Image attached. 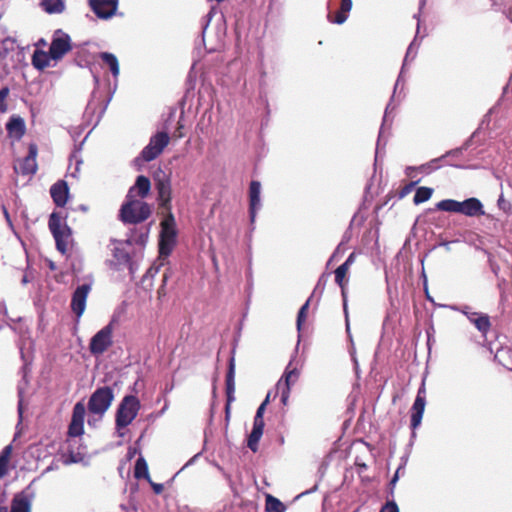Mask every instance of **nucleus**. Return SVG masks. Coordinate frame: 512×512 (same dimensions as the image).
Here are the masks:
<instances>
[{
    "instance_id": "a211bd4d",
    "label": "nucleus",
    "mask_w": 512,
    "mask_h": 512,
    "mask_svg": "<svg viewBox=\"0 0 512 512\" xmlns=\"http://www.w3.org/2000/svg\"><path fill=\"white\" fill-rule=\"evenodd\" d=\"M459 213L468 217L482 216L485 214L481 201L474 197L460 202Z\"/></svg>"
},
{
    "instance_id": "338daca9",
    "label": "nucleus",
    "mask_w": 512,
    "mask_h": 512,
    "mask_svg": "<svg viewBox=\"0 0 512 512\" xmlns=\"http://www.w3.org/2000/svg\"><path fill=\"white\" fill-rule=\"evenodd\" d=\"M161 283H162V287H163L166 283V277L162 278Z\"/></svg>"
},
{
    "instance_id": "4d7b16f0",
    "label": "nucleus",
    "mask_w": 512,
    "mask_h": 512,
    "mask_svg": "<svg viewBox=\"0 0 512 512\" xmlns=\"http://www.w3.org/2000/svg\"><path fill=\"white\" fill-rule=\"evenodd\" d=\"M225 416H226V420H228L229 416H230V405H229V403H226V406H225Z\"/></svg>"
},
{
    "instance_id": "603ef678",
    "label": "nucleus",
    "mask_w": 512,
    "mask_h": 512,
    "mask_svg": "<svg viewBox=\"0 0 512 512\" xmlns=\"http://www.w3.org/2000/svg\"><path fill=\"white\" fill-rule=\"evenodd\" d=\"M169 141H170V137H169L168 133L162 131V151L169 144Z\"/></svg>"
},
{
    "instance_id": "6e6d98bb",
    "label": "nucleus",
    "mask_w": 512,
    "mask_h": 512,
    "mask_svg": "<svg viewBox=\"0 0 512 512\" xmlns=\"http://www.w3.org/2000/svg\"><path fill=\"white\" fill-rule=\"evenodd\" d=\"M153 489V491L156 493V494H160V483H155V482H152L151 480L148 481Z\"/></svg>"
},
{
    "instance_id": "6e6552de",
    "label": "nucleus",
    "mask_w": 512,
    "mask_h": 512,
    "mask_svg": "<svg viewBox=\"0 0 512 512\" xmlns=\"http://www.w3.org/2000/svg\"><path fill=\"white\" fill-rule=\"evenodd\" d=\"M72 50L71 38L68 34L57 30L51 41L49 52L52 60H61L65 54Z\"/></svg>"
},
{
    "instance_id": "1a4fd4ad",
    "label": "nucleus",
    "mask_w": 512,
    "mask_h": 512,
    "mask_svg": "<svg viewBox=\"0 0 512 512\" xmlns=\"http://www.w3.org/2000/svg\"><path fill=\"white\" fill-rule=\"evenodd\" d=\"M160 155V131H157L150 139V143L142 150L140 156L135 158L134 164L138 170L144 162L156 159Z\"/></svg>"
},
{
    "instance_id": "423d86ee",
    "label": "nucleus",
    "mask_w": 512,
    "mask_h": 512,
    "mask_svg": "<svg viewBox=\"0 0 512 512\" xmlns=\"http://www.w3.org/2000/svg\"><path fill=\"white\" fill-rule=\"evenodd\" d=\"M114 400L113 389L109 386L97 388L88 400V411L91 414L103 416Z\"/></svg>"
},
{
    "instance_id": "0eeeda50",
    "label": "nucleus",
    "mask_w": 512,
    "mask_h": 512,
    "mask_svg": "<svg viewBox=\"0 0 512 512\" xmlns=\"http://www.w3.org/2000/svg\"><path fill=\"white\" fill-rule=\"evenodd\" d=\"M112 334V323L99 330L90 340L89 350L91 354L95 356L103 354L113 343Z\"/></svg>"
},
{
    "instance_id": "bb28decb",
    "label": "nucleus",
    "mask_w": 512,
    "mask_h": 512,
    "mask_svg": "<svg viewBox=\"0 0 512 512\" xmlns=\"http://www.w3.org/2000/svg\"><path fill=\"white\" fill-rule=\"evenodd\" d=\"M40 5L49 14L61 13L65 8L63 0H41Z\"/></svg>"
},
{
    "instance_id": "aec40b11",
    "label": "nucleus",
    "mask_w": 512,
    "mask_h": 512,
    "mask_svg": "<svg viewBox=\"0 0 512 512\" xmlns=\"http://www.w3.org/2000/svg\"><path fill=\"white\" fill-rule=\"evenodd\" d=\"M6 130L10 137L20 140L26 132V126L23 118L13 115L6 123Z\"/></svg>"
},
{
    "instance_id": "5701e85b",
    "label": "nucleus",
    "mask_w": 512,
    "mask_h": 512,
    "mask_svg": "<svg viewBox=\"0 0 512 512\" xmlns=\"http://www.w3.org/2000/svg\"><path fill=\"white\" fill-rule=\"evenodd\" d=\"M235 392V358L232 355L229 359L228 371L226 375V395H227V403L231 405V403L235 400L234 397Z\"/></svg>"
},
{
    "instance_id": "f257e3e1",
    "label": "nucleus",
    "mask_w": 512,
    "mask_h": 512,
    "mask_svg": "<svg viewBox=\"0 0 512 512\" xmlns=\"http://www.w3.org/2000/svg\"><path fill=\"white\" fill-rule=\"evenodd\" d=\"M171 188L169 181L162 179V266L177 245L178 229L170 207Z\"/></svg>"
},
{
    "instance_id": "dca6fc26",
    "label": "nucleus",
    "mask_w": 512,
    "mask_h": 512,
    "mask_svg": "<svg viewBox=\"0 0 512 512\" xmlns=\"http://www.w3.org/2000/svg\"><path fill=\"white\" fill-rule=\"evenodd\" d=\"M50 194L53 202L58 207H64L69 196V187L64 180H58L50 188Z\"/></svg>"
},
{
    "instance_id": "5fc2aeb1",
    "label": "nucleus",
    "mask_w": 512,
    "mask_h": 512,
    "mask_svg": "<svg viewBox=\"0 0 512 512\" xmlns=\"http://www.w3.org/2000/svg\"><path fill=\"white\" fill-rule=\"evenodd\" d=\"M498 206H499V208L506 210V208L509 206V204L506 202V200L503 198V196H500L498 199Z\"/></svg>"
},
{
    "instance_id": "a878e982",
    "label": "nucleus",
    "mask_w": 512,
    "mask_h": 512,
    "mask_svg": "<svg viewBox=\"0 0 512 512\" xmlns=\"http://www.w3.org/2000/svg\"><path fill=\"white\" fill-rule=\"evenodd\" d=\"M100 59L102 62L107 65L114 77H117L120 73L119 62L117 57L109 52H102L100 54Z\"/></svg>"
},
{
    "instance_id": "4be33fe9",
    "label": "nucleus",
    "mask_w": 512,
    "mask_h": 512,
    "mask_svg": "<svg viewBox=\"0 0 512 512\" xmlns=\"http://www.w3.org/2000/svg\"><path fill=\"white\" fill-rule=\"evenodd\" d=\"M348 269L346 268V265H340L335 270V282L339 285L341 288L342 296H343V309L346 317V328L347 331H349V322H348V312H347V301H346V290L345 286L347 281H345V277L347 274Z\"/></svg>"
},
{
    "instance_id": "f03ea898",
    "label": "nucleus",
    "mask_w": 512,
    "mask_h": 512,
    "mask_svg": "<svg viewBox=\"0 0 512 512\" xmlns=\"http://www.w3.org/2000/svg\"><path fill=\"white\" fill-rule=\"evenodd\" d=\"M141 408L139 399L134 395H126L119 403L115 413V429L123 437L126 429L137 417Z\"/></svg>"
},
{
    "instance_id": "a18cd8bd",
    "label": "nucleus",
    "mask_w": 512,
    "mask_h": 512,
    "mask_svg": "<svg viewBox=\"0 0 512 512\" xmlns=\"http://www.w3.org/2000/svg\"><path fill=\"white\" fill-rule=\"evenodd\" d=\"M352 9V0H342L340 10L348 14Z\"/></svg>"
},
{
    "instance_id": "58836bf2",
    "label": "nucleus",
    "mask_w": 512,
    "mask_h": 512,
    "mask_svg": "<svg viewBox=\"0 0 512 512\" xmlns=\"http://www.w3.org/2000/svg\"><path fill=\"white\" fill-rule=\"evenodd\" d=\"M328 18H329L330 22L338 24V25H341V24H343L347 20L348 14H346L345 12H342L341 10H339L336 13L335 18L332 19L330 17V15L328 16Z\"/></svg>"
},
{
    "instance_id": "72a5a7b5",
    "label": "nucleus",
    "mask_w": 512,
    "mask_h": 512,
    "mask_svg": "<svg viewBox=\"0 0 512 512\" xmlns=\"http://www.w3.org/2000/svg\"><path fill=\"white\" fill-rule=\"evenodd\" d=\"M266 511L267 512H285L283 503L272 495L266 497Z\"/></svg>"
},
{
    "instance_id": "3c124183",
    "label": "nucleus",
    "mask_w": 512,
    "mask_h": 512,
    "mask_svg": "<svg viewBox=\"0 0 512 512\" xmlns=\"http://www.w3.org/2000/svg\"><path fill=\"white\" fill-rule=\"evenodd\" d=\"M182 130H183V125L180 124V121H178V127H177L176 131L173 133V137L182 138L184 136Z\"/></svg>"
},
{
    "instance_id": "20e7f679",
    "label": "nucleus",
    "mask_w": 512,
    "mask_h": 512,
    "mask_svg": "<svg viewBox=\"0 0 512 512\" xmlns=\"http://www.w3.org/2000/svg\"><path fill=\"white\" fill-rule=\"evenodd\" d=\"M151 214L150 206L142 199L127 198L120 209V218L124 223L137 224L145 221Z\"/></svg>"
},
{
    "instance_id": "f3484780",
    "label": "nucleus",
    "mask_w": 512,
    "mask_h": 512,
    "mask_svg": "<svg viewBox=\"0 0 512 512\" xmlns=\"http://www.w3.org/2000/svg\"><path fill=\"white\" fill-rule=\"evenodd\" d=\"M151 189V183L148 177L140 175L135 184L129 189L127 198H145Z\"/></svg>"
},
{
    "instance_id": "de8ad7c7",
    "label": "nucleus",
    "mask_w": 512,
    "mask_h": 512,
    "mask_svg": "<svg viewBox=\"0 0 512 512\" xmlns=\"http://www.w3.org/2000/svg\"><path fill=\"white\" fill-rule=\"evenodd\" d=\"M264 426H265V423H264L263 417L254 416L253 427L264 430Z\"/></svg>"
},
{
    "instance_id": "680f3d73",
    "label": "nucleus",
    "mask_w": 512,
    "mask_h": 512,
    "mask_svg": "<svg viewBox=\"0 0 512 512\" xmlns=\"http://www.w3.org/2000/svg\"><path fill=\"white\" fill-rule=\"evenodd\" d=\"M2 210H3V213L6 217V219H9V212H8L7 208L5 206H2Z\"/></svg>"
},
{
    "instance_id": "2eb2a0df",
    "label": "nucleus",
    "mask_w": 512,
    "mask_h": 512,
    "mask_svg": "<svg viewBox=\"0 0 512 512\" xmlns=\"http://www.w3.org/2000/svg\"><path fill=\"white\" fill-rule=\"evenodd\" d=\"M262 208L261 183L253 180L249 186V217L251 224H254L257 212Z\"/></svg>"
},
{
    "instance_id": "c85d7f7f",
    "label": "nucleus",
    "mask_w": 512,
    "mask_h": 512,
    "mask_svg": "<svg viewBox=\"0 0 512 512\" xmlns=\"http://www.w3.org/2000/svg\"><path fill=\"white\" fill-rule=\"evenodd\" d=\"M444 158H446V155H442L441 157L434 158L427 163L417 166L418 172L421 174H424V175L431 174L432 172L438 170L441 167V165L439 163Z\"/></svg>"
},
{
    "instance_id": "9d476101",
    "label": "nucleus",
    "mask_w": 512,
    "mask_h": 512,
    "mask_svg": "<svg viewBox=\"0 0 512 512\" xmlns=\"http://www.w3.org/2000/svg\"><path fill=\"white\" fill-rule=\"evenodd\" d=\"M86 408L83 402H77L72 411L71 422L68 426V435L70 437H79L84 433V418Z\"/></svg>"
},
{
    "instance_id": "13d9d810",
    "label": "nucleus",
    "mask_w": 512,
    "mask_h": 512,
    "mask_svg": "<svg viewBox=\"0 0 512 512\" xmlns=\"http://www.w3.org/2000/svg\"><path fill=\"white\" fill-rule=\"evenodd\" d=\"M225 416H226V420H228L229 416H230V405H229V403H226V406H225Z\"/></svg>"
},
{
    "instance_id": "774afa93",
    "label": "nucleus",
    "mask_w": 512,
    "mask_h": 512,
    "mask_svg": "<svg viewBox=\"0 0 512 512\" xmlns=\"http://www.w3.org/2000/svg\"><path fill=\"white\" fill-rule=\"evenodd\" d=\"M156 293H157V296H158V297H160V289H158V290L156 291Z\"/></svg>"
},
{
    "instance_id": "864d4df0",
    "label": "nucleus",
    "mask_w": 512,
    "mask_h": 512,
    "mask_svg": "<svg viewBox=\"0 0 512 512\" xmlns=\"http://www.w3.org/2000/svg\"><path fill=\"white\" fill-rule=\"evenodd\" d=\"M354 260L355 253H351L342 265H346V268L349 269V267L354 263Z\"/></svg>"
},
{
    "instance_id": "473e14b6",
    "label": "nucleus",
    "mask_w": 512,
    "mask_h": 512,
    "mask_svg": "<svg viewBox=\"0 0 512 512\" xmlns=\"http://www.w3.org/2000/svg\"><path fill=\"white\" fill-rule=\"evenodd\" d=\"M263 431L258 428H252L247 440V446L251 451L256 452L258 450V443L263 435Z\"/></svg>"
},
{
    "instance_id": "c03bdc74",
    "label": "nucleus",
    "mask_w": 512,
    "mask_h": 512,
    "mask_svg": "<svg viewBox=\"0 0 512 512\" xmlns=\"http://www.w3.org/2000/svg\"><path fill=\"white\" fill-rule=\"evenodd\" d=\"M399 470H400V467L397 469L396 473L394 474V476L391 478V480L389 482L391 496H393V494H394V488L399 479Z\"/></svg>"
},
{
    "instance_id": "ea45409f",
    "label": "nucleus",
    "mask_w": 512,
    "mask_h": 512,
    "mask_svg": "<svg viewBox=\"0 0 512 512\" xmlns=\"http://www.w3.org/2000/svg\"><path fill=\"white\" fill-rule=\"evenodd\" d=\"M471 141H472V137L469 138L460 148L450 150V151L446 152L444 155H446V157L459 155L463 150H466L470 146Z\"/></svg>"
},
{
    "instance_id": "37998d69",
    "label": "nucleus",
    "mask_w": 512,
    "mask_h": 512,
    "mask_svg": "<svg viewBox=\"0 0 512 512\" xmlns=\"http://www.w3.org/2000/svg\"><path fill=\"white\" fill-rule=\"evenodd\" d=\"M11 453H12V446L8 445L2 450V452L0 454V459H2L3 461H5L9 464Z\"/></svg>"
},
{
    "instance_id": "7c9ffc66",
    "label": "nucleus",
    "mask_w": 512,
    "mask_h": 512,
    "mask_svg": "<svg viewBox=\"0 0 512 512\" xmlns=\"http://www.w3.org/2000/svg\"><path fill=\"white\" fill-rule=\"evenodd\" d=\"M299 371L297 368H292L291 363L285 369V372L280 380H282L283 385H288L291 387L298 379Z\"/></svg>"
},
{
    "instance_id": "0e129e2a",
    "label": "nucleus",
    "mask_w": 512,
    "mask_h": 512,
    "mask_svg": "<svg viewBox=\"0 0 512 512\" xmlns=\"http://www.w3.org/2000/svg\"><path fill=\"white\" fill-rule=\"evenodd\" d=\"M157 246H158V251L160 252V236L158 237ZM157 259H160V254L158 255Z\"/></svg>"
},
{
    "instance_id": "6ab92c4d",
    "label": "nucleus",
    "mask_w": 512,
    "mask_h": 512,
    "mask_svg": "<svg viewBox=\"0 0 512 512\" xmlns=\"http://www.w3.org/2000/svg\"><path fill=\"white\" fill-rule=\"evenodd\" d=\"M131 244L119 243L114 247L113 256L119 266L128 267L132 270V260L130 255Z\"/></svg>"
},
{
    "instance_id": "09e8293b",
    "label": "nucleus",
    "mask_w": 512,
    "mask_h": 512,
    "mask_svg": "<svg viewBox=\"0 0 512 512\" xmlns=\"http://www.w3.org/2000/svg\"><path fill=\"white\" fill-rule=\"evenodd\" d=\"M8 472V463L0 459V479Z\"/></svg>"
},
{
    "instance_id": "49530a36",
    "label": "nucleus",
    "mask_w": 512,
    "mask_h": 512,
    "mask_svg": "<svg viewBox=\"0 0 512 512\" xmlns=\"http://www.w3.org/2000/svg\"><path fill=\"white\" fill-rule=\"evenodd\" d=\"M418 172L417 166H408L405 169V175L409 178H415Z\"/></svg>"
},
{
    "instance_id": "4c0bfd02",
    "label": "nucleus",
    "mask_w": 512,
    "mask_h": 512,
    "mask_svg": "<svg viewBox=\"0 0 512 512\" xmlns=\"http://www.w3.org/2000/svg\"><path fill=\"white\" fill-rule=\"evenodd\" d=\"M380 512H399L397 503L392 499L388 500L380 509Z\"/></svg>"
},
{
    "instance_id": "c756f323",
    "label": "nucleus",
    "mask_w": 512,
    "mask_h": 512,
    "mask_svg": "<svg viewBox=\"0 0 512 512\" xmlns=\"http://www.w3.org/2000/svg\"><path fill=\"white\" fill-rule=\"evenodd\" d=\"M436 208L440 211L459 213L460 201L444 199L436 204Z\"/></svg>"
},
{
    "instance_id": "412c9836",
    "label": "nucleus",
    "mask_w": 512,
    "mask_h": 512,
    "mask_svg": "<svg viewBox=\"0 0 512 512\" xmlns=\"http://www.w3.org/2000/svg\"><path fill=\"white\" fill-rule=\"evenodd\" d=\"M93 12L101 18H108L113 15L116 7L112 0H90Z\"/></svg>"
},
{
    "instance_id": "39448f33",
    "label": "nucleus",
    "mask_w": 512,
    "mask_h": 512,
    "mask_svg": "<svg viewBox=\"0 0 512 512\" xmlns=\"http://www.w3.org/2000/svg\"><path fill=\"white\" fill-rule=\"evenodd\" d=\"M419 30H420V23L418 22L416 36L413 39V41L410 43V45L408 46V49H407V52H406V55H405V58H404V61H403V65H402L400 74H399V76L397 78V81L395 83V86H394L393 95H395V93H396V91H397L401 81L403 80L402 79V75L404 73V69L406 67V64H407L409 58L411 57V60H413L416 57L417 50H418L419 45H420L419 43H417V37H418V34H419ZM393 98H394V96L391 97V101H390V103L387 105V107L385 109V114H384V117H383V123H382L381 129H380L379 136H378V141H377L376 156L378 155L380 144H381V141H382L384 125L387 122L388 115H389L390 111H392L394 109V107L392 106Z\"/></svg>"
},
{
    "instance_id": "79ce46f5",
    "label": "nucleus",
    "mask_w": 512,
    "mask_h": 512,
    "mask_svg": "<svg viewBox=\"0 0 512 512\" xmlns=\"http://www.w3.org/2000/svg\"><path fill=\"white\" fill-rule=\"evenodd\" d=\"M269 397H270V394H268L266 396V398L264 399V401L260 404V406L257 408V411H256V414L255 416L256 417H263L264 415V412H265V409H266V406L267 404L269 403Z\"/></svg>"
},
{
    "instance_id": "e433bc0d",
    "label": "nucleus",
    "mask_w": 512,
    "mask_h": 512,
    "mask_svg": "<svg viewBox=\"0 0 512 512\" xmlns=\"http://www.w3.org/2000/svg\"><path fill=\"white\" fill-rule=\"evenodd\" d=\"M10 89L8 87H3L0 89V112L5 113L8 109V105L6 103V98L8 97Z\"/></svg>"
},
{
    "instance_id": "393cba45",
    "label": "nucleus",
    "mask_w": 512,
    "mask_h": 512,
    "mask_svg": "<svg viewBox=\"0 0 512 512\" xmlns=\"http://www.w3.org/2000/svg\"><path fill=\"white\" fill-rule=\"evenodd\" d=\"M52 57L50 56V52H46L43 50H35L32 55V65L38 70H44L50 65V60Z\"/></svg>"
},
{
    "instance_id": "8fccbe9b",
    "label": "nucleus",
    "mask_w": 512,
    "mask_h": 512,
    "mask_svg": "<svg viewBox=\"0 0 512 512\" xmlns=\"http://www.w3.org/2000/svg\"><path fill=\"white\" fill-rule=\"evenodd\" d=\"M159 270V266H156V264H154L152 267H150V269L147 271V274L143 277V282H145L149 275H151V277H153Z\"/></svg>"
},
{
    "instance_id": "f8f14e48",
    "label": "nucleus",
    "mask_w": 512,
    "mask_h": 512,
    "mask_svg": "<svg viewBox=\"0 0 512 512\" xmlns=\"http://www.w3.org/2000/svg\"><path fill=\"white\" fill-rule=\"evenodd\" d=\"M37 154L38 147L35 143H30L28 147V154L19 162V166H15L16 172L22 175H34L37 172Z\"/></svg>"
},
{
    "instance_id": "ddd939ff",
    "label": "nucleus",
    "mask_w": 512,
    "mask_h": 512,
    "mask_svg": "<svg viewBox=\"0 0 512 512\" xmlns=\"http://www.w3.org/2000/svg\"><path fill=\"white\" fill-rule=\"evenodd\" d=\"M91 291V285L90 284H83L76 288V290L73 292L72 299H71V310L77 318H80L86 308V301L88 294Z\"/></svg>"
},
{
    "instance_id": "7ed1b4c3",
    "label": "nucleus",
    "mask_w": 512,
    "mask_h": 512,
    "mask_svg": "<svg viewBox=\"0 0 512 512\" xmlns=\"http://www.w3.org/2000/svg\"><path fill=\"white\" fill-rule=\"evenodd\" d=\"M48 227L52 233L56 248L61 254H66L72 241L71 228L62 220L60 213L52 212L49 216Z\"/></svg>"
},
{
    "instance_id": "a19ab883",
    "label": "nucleus",
    "mask_w": 512,
    "mask_h": 512,
    "mask_svg": "<svg viewBox=\"0 0 512 512\" xmlns=\"http://www.w3.org/2000/svg\"><path fill=\"white\" fill-rule=\"evenodd\" d=\"M216 14V9L215 8H211V10L207 13V15L204 17V21H203V24H202V33H205L211 19L213 18V16Z\"/></svg>"
},
{
    "instance_id": "c9c22d12",
    "label": "nucleus",
    "mask_w": 512,
    "mask_h": 512,
    "mask_svg": "<svg viewBox=\"0 0 512 512\" xmlns=\"http://www.w3.org/2000/svg\"><path fill=\"white\" fill-rule=\"evenodd\" d=\"M309 303H310V299H308L303 305L302 307L300 308L299 312H298V315H297V329L300 330L301 329V326H302V323L305 321L306 319V312L308 310V307H309Z\"/></svg>"
},
{
    "instance_id": "052dcab7",
    "label": "nucleus",
    "mask_w": 512,
    "mask_h": 512,
    "mask_svg": "<svg viewBox=\"0 0 512 512\" xmlns=\"http://www.w3.org/2000/svg\"><path fill=\"white\" fill-rule=\"evenodd\" d=\"M155 188L160 192V180L157 179L156 174L154 175Z\"/></svg>"
},
{
    "instance_id": "9b49d317",
    "label": "nucleus",
    "mask_w": 512,
    "mask_h": 512,
    "mask_svg": "<svg viewBox=\"0 0 512 512\" xmlns=\"http://www.w3.org/2000/svg\"><path fill=\"white\" fill-rule=\"evenodd\" d=\"M458 310L467 317L483 336H486L491 328L490 317L487 314L473 311L469 306H463Z\"/></svg>"
},
{
    "instance_id": "e2e57ef3",
    "label": "nucleus",
    "mask_w": 512,
    "mask_h": 512,
    "mask_svg": "<svg viewBox=\"0 0 512 512\" xmlns=\"http://www.w3.org/2000/svg\"><path fill=\"white\" fill-rule=\"evenodd\" d=\"M426 1H427V0H420V2H419V9H420V10L425 6Z\"/></svg>"
},
{
    "instance_id": "bf43d9fd",
    "label": "nucleus",
    "mask_w": 512,
    "mask_h": 512,
    "mask_svg": "<svg viewBox=\"0 0 512 512\" xmlns=\"http://www.w3.org/2000/svg\"><path fill=\"white\" fill-rule=\"evenodd\" d=\"M419 182H420V179H417V180H415V181H412V182L408 185L407 190L412 189V188H413L414 186H416Z\"/></svg>"
},
{
    "instance_id": "4468645a",
    "label": "nucleus",
    "mask_w": 512,
    "mask_h": 512,
    "mask_svg": "<svg viewBox=\"0 0 512 512\" xmlns=\"http://www.w3.org/2000/svg\"><path fill=\"white\" fill-rule=\"evenodd\" d=\"M426 406L425 388L422 385L417 392L416 398L411 408V427L413 430L421 424Z\"/></svg>"
},
{
    "instance_id": "b1692460",
    "label": "nucleus",
    "mask_w": 512,
    "mask_h": 512,
    "mask_svg": "<svg viewBox=\"0 0 512 512\" xmlns=\"http://www.w3.org/2000/svg\"><path fill=\"white\" fill-rule=\"evenodd\" d=\"M31 496L22 492L16 494L11 502V512H31Z\"/></svg>"
},
{
    "instance_id": "69168bd1",
    "label": "nucleus",
    "mask_w": 512,
    "mask_h": 512,
    "mask_svg": "<svg viewBox=\"0 0 512 512\" xmlns=\"http://www.w3.org/2000/svg\"><path fill=\"white\" fill-rule=\"evenodd\" d=\"M0 512H8V509L7 507H0Z\"/></svg>"
},
{
    "instance_id": "cd10ccee",
    "label": "nucleus",
    "mask_w": 512,
    "mask_h": 512,
    "mask_svg": "<svg viewBox=\"0 0 512 512\" xmlns=\"http://www.w3.org/2000/svg\"><path fill=\"white\" fill-rule=\"evenodd\" d=\"M134 477L138 480L146 479L147 481H150L148 465L143 457H139L135 462Z\"/></svg>"
},
{
    "instance_id": "2f4dec72",
    "label": "nucleus",
    "mask_w": 512,
    "mask_h": 512,
    "mask_svg": "<svg viewBox=\"0 0 512 512\" xmlns=\"http://www.w3.org/2000/svg\"><path fill=\"white\" fill-rule=\"evenodd\" d=\"M433 194V189L429 187H419L417 188L414 197L413 202L416 205H419L421 203H424L428 201Z\"/></svg>"
},
{
    "instance_id": "f704fd0d",
    "label": "nucleus",
    "mask_w": 512,
    "mask_h": 512,
    "mask_svg": "<svg viewBox=\"0 0 512 512\" xmlns=\"http://www.w3.org/2000/svg\"><path fill=\"white\" fill-rule=\"evenodd\" d=\"M277 388L280 391L281 403L283 405H287L290 397L291 387L288 385H283L282 380H279L277 383Z\"/></svg>"
}]
</instances>
